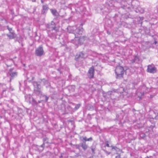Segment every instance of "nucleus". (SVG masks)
<instances>
[{
  "instance_id": "nucleus-30",
  "label": "nucleus",
  "mask_w": 158,
  "mask_h": 158,
  "mask_svg": "<svg viewBox=\"0 0 158 158\" xmlns=\"http://www.w3.org/2000/svg\"><path fill=\"white\" fill-rule=\"evenodd\" d=\"M104 151L106 154L107 155H108L110 154L111 152H108L107 151L105 150H104Z\"/></svg>"
},
{
  "instance_id": "nucleus-38",
  "label": "nucleus",
  "mask_w": 158,
  "mask_h": 158,
  "mask_svg": "<svg viewBox=\"0 0 158 158\" xmlns=\"http://www.w3.org/2000/svg\"><path fill=\"white\" fill-rule=\"evenodd\" d=\"M71 88H72V91H73V92L74 91V89H75V86H71Z\"/></svg>"
},
{
  "instance_id": "nucleus-19",
  "label": "nucleus",
  "mask_w": 158,
  "mask_h": 158,
  "mask_svg": "<svg viewBox=\"0 0 158 158\" xmlns=\"http://www.w3.org/2000/svg\"><path fill=\"white\" fill-rule=\"evenodd\" d=\"M30 99L32 100V101H31V100H30V103H31L33 105H37L38 104V102H36L33 98H30Z\"/></svg>"
},
{
  "instance_id": "nucleus-17",
  "label": "nucleus",
  "mask_w": 158,
  "mask_h": 158,
  "mask_svg": "<svg viewBox=\"0 0 158 158\" xmlns=\"http://www.w3.org/2000/svg\"><path fill=\"white\" fill-rule=\"evenodd\" d=\"M84 57V54L82 52H80L79 54L75 56V60H77L78 59Z\"/></svg>"
},
{
  "instance_id": "nucleus-34",
  "label": "nucleus",
  "mask_w": 158,
  "mask_h": 158,
  "mask_svg": "<svg viewBox=\"0 0 158 158\" xmlns=\"http://www.w3.org/2000/svg\"><path fill=\"white\" fill-rule=\"evenodd\" d=\"M93 140V138L92 137H90L89 138H87L86 140V141H92Z\"/></svg>"
},
{
  "instance_id": "nucleus-24",
  "label": "nucleus",
  "mask_w": 158,
  "mask_h": 158,
  "mask_svg": "<svg viewBox=\"0 0 158 158\" xmlns=\"http://www.w3.org/2000/svg\"><path fill=\"white\" fill-rule=\"evenodd\" d=\"M87 108L89 110H91L94 109V107L92 105H88Z\"/></svg>"
},
{
  "instance_id": "nucleus-13",
  "label": "nucleus",
  "mask_w": 158,
  "mask_h": 158,
  "mask_svg": "<svg viewBox=\"0 0 158 158\" xmlns=\"http://www.w3.org/2000/svg\"><path fill=\"white\" fill-rule=\"evenodd\" d=\"M64 112L66 113H68L72 112L73 110V108L69 105H68L66 106H65Z\"/></svg>"
},
{
  "instance_id": "nucleus-5",
  "label": "nucleus",
  "mask_w": 158,
  "mask_h": 158,
  "mask_svg": "<svg viewBox=\"0 0 158 158\" xmlns=\"http://www.w3.org/2000/svg\"><path fill=\"white\" fill-rule=\"evenodd\" d=\"M44 51L43 47L42 45H40L38 48L36 49L35 50V54L38 56H41L43 55Z\"/></svg>"
},
{
  "instance_id": "nucleus-37",
  "label": "nucleus",
  "mask_w": 158,
  "mask_h": 158,
  "mask_svg": "<svg viewBox=\"0 0 158 158\" xmlns=\"http://www.w3.org/2000/svg\"><path fill=\"white\" fill-rule=\"evenodd\" d=\"M140 18V20H141V21L143 19H141V18ZM139 24H140V26H141L142 25V21H139Z\"/></svg>"
},
{
  "instance_id": "nucleus-50",
  "label": "nucleus",
  "mask_w": 158,
  "mask_h": 158,
  "mask_svg": "<svg viewBox=\"0 0 158 158\" xmlns=\"http://www.w3.org/2000/svg\"><path fill=\"white\" fill-rule=\"evenodd\" d=\"M72 104H73V105H74V104L73 103Z\"/></svg>"
},
{
  "instance_id": "nucleus-1",
  "label": "nucleus",
  "mask_w": 158,
  "mask_h": 158,
  "mask_svg": "<svg viewBox=\"0 0 158 158\" xmlns=\"http://www.w3.org/2000/svg\"><path fill=\"white\" fill-rule=\"evenodd\" d=\"M46 27L48 29V34L49 35H51L52 36L56 35V32L59 31L56 27V24L53 21H51L50 23L47 24Z\"/></svg>"
},
{
  "instance_id": "nucleus-10",
  "label": "nucleus",
  "mask_w": 158,
  "mask_h": 158,
  "mask_svg": "<svg viewBox=\"0 0 158 158\" xmlns=\"http://www.w3.org/2000/svg\"><path fill=\"white\" fill-rule=\"evenodd\" d=\"M49 9V7L47 4H46L42 6V10H41V14L43 15L45 14L48 10Z\"/></svg>"
},
{
  "instance_id": "nucleus-44",
  "label": "nucleus",
  "mask_w": 158,
  "mask_h": 158,
  "mask_svg": "<svg viewBox=\"0 0 158 158\" xmlns=\"http://www.w3.org/2000/svg\"><path fill=\"white\" fill-rule=\"evenodd\" d=\"M45 143H48V142L47 141H46V142H45Z\"/></svg>"
},
{
  "instance_id": "nucleus-23",
  "label": "nucleus",
  "mask_w": 158,
  "mask_h": 158,
  "mask_svg": "<svg viewBox=\"0 0 158 158\" xmlns=\"http://www.w3.org/2000/svg\"><path fill=\"white\" fill-rule=\"evenodd\" d=\"M110 147L112 148V150L114 149L116 151H118L120 150V149L118 148L116 146H110Z\"/></svg>"
},
{
  "instance_id": "nucleus-46",
  "label": "nucleus",
  "mask_w": 158,
  "mask_h": 158,
  "mask_svg": "<svg viewBox=\"0 0 158 158\" xmlns=\"http://www.w3.org/2000/svg\"><path fill=\"white\" fill-rule=\"evenodd\" d=\"M62 157H63V156H62V155H61V156L60 157V158H62Z\"/></svg>"
},
{
  "instance_id": "nucleus-18",
  "label": "nucleus",
  "mask_w": 158,
  "mask_h": 158,
  "mask_svg": "<svg viewBox=\"0 0 158 158\" xmlns=\"http://www.w3.org/2000/svg\"><path fill=\"white\" fill-rule=\"evenodd\" d=\"M87 39V37L83 36L78 39V44H83L84 40Z\"/></svg>"
},
{
  "instance_id": "nucleus-32",
  "label": "nucleus",
  "mask_w": 158,
  "mask_h": 158,
  "mask_svg": "<svg viewBox=\"0 0 158 158\" xmlns=\"http://www.w3.org/2000/svg\"><path fill=\"white\" fill-rule=\"evenodd\" d=\"M76 148L77 149H79L81 146L80 145V143L79 144H77L76 145Z\"/></svg>"
},
{
  "instance_id": "nucleus-12",
  "label": "nucleus",
  "mask_w": 158,
  "mask_h": 158,
  "mask_svg": "<svg viewBox=\"0 0 158 158\" xmlns=\"http://www.w3.org/2000/svg\"><path fill=\"white\" fill-rule=\"evenodd\" d=\"M76 29V26H68L67 28V30L68 32L70 33H73L74 34L75 30Z\"/></svg>"
},
{
  "instance_id": "nucleus-16",
  "label": "nucleus",
  "mask_w": 158,
  "mask_h": 158,
  "mask_svg": "<svg viewBox=\"0 0 158 158\" xmlns=\"http://www.w3.org/2000/svg\"><path fill=\"white\" fill-rule=\"evenodd\" d=\"M6 35L10 39H12L15 38L16 36L15 33L14 32L9 33V34H6Z\"/></svg>"
},
{
  "instance_id": "nucleus-28",
  "label": "nucleus",
  "mask_w": 158,
  "mask_h": 158,
  "mask_svg": "<svg viewBox=\"0 0 158 158\" xmlns=\"http://www.w3.org/2000/svg\"><path fill=\"white\" fill-rule=\"evenodd\" d=\"M44 98V101L45 102H47L49 98V97L46 96V95H44L43 96Z\"/></svg>"
},
{
  "instance_id": "nucleus-42",
  "label": "nucleus",
  "mask_w": 158,
  "mask_h": 158,
  "mask_svg": "<svg viewBox=\"0 0 158 158\" xmlns=\"http://www.w3.org/2000/svg\"><path fill=\"white\" fill-rule=\"evenodd\" d=\"M10 61L12 63L13 62V60H10Z\"/></svg>"
},
{
  "instance_id": "nucleus-35",
  "label": "nucleus",
  "mask_w": 158,
  "mask_h": 158,
  "mask_svg": "<svg viewBox=\"0 0 158 158\" xmlns=\"http://www.w3.org/2000/svg\"><path fill=\"white\" fill-rule=\"evenodd\" d=\"M42 81L44 82V84H45V83H48V81L45 80V79H44L42 80Z\"/></svg>"
},
{
  "instance_id": "nucleus-45",
  "label": "nucleus",
  "mask_w": 158,
  "mask_h": 158,
  "mask_svg": "<svg viewBox=\"0 0 158 158\" xmlns=\"http://www.w3.org/2000/svg\"><path fill=\"white\" fill-rule=\"evenodd\" d=\"M38 102V103H40L41 102V101H38V102Z\"/></svg>"
},
{
  "instance_id": "nucleus-7",
  "label": "nucleus",
  "mask_w": 158,
  "mask_h": 158,
  "mask_svg": "<svg viewBox=\"0 0 158 158\" xmlns=\"http://www.w3.org/2000/svg\"><path fill=\"white\" fill-rule=\"evenodd\" d=\"M82 25L81 24V26L79 27H77L76 26V29L75 30L74 35L75 36V34H78L79 35H81L83 33L84 30L82 27Z\"/></svg>"
},
{
  "instance_id": "nucleus-6",
  "label": "nucleus",
  "mask_w": 158,
  "mask_h": 158,
  "mask_svg": "<svg viewBox=\"0 0 158 158\" xmlns=\"http://www.w3.org/2000/svg\"><path fill=\"white\" fill-rule=\"evenodd\" d=\"M6 85L4 84L0 83V94L3 95L4 93L7 90Z\"/></svg>"
},
{
  "instance_id": "nucleus-21",
  "label": "nucleus",
  "mask_w": 158,
  "mask_h": 158,
  "mask_svg": "<svg viewBox=\"0 0 158 158\" xmlns=\"http://www.w3.org/2000/svg\"><path fill=\"white\" fill-rule=\"evenodd\" d=\"M154 113L155 114V116H154V118H153V119H155L156 120L158 119V111H157L156 110H155L153 111Z\"/></svg>"
},
{
  "instance_id": "nucleus-29",
  "label": "nucleus",
  "mask_w": 158,
  "mask_h": 158,
  "mask_svg": "<svg viewBox=\"0 0 158 158\" xmlns=\"http://www.w3.org/2000/svg\"><path fill=\"white\" fill-rule=\"evenodd\" d=\"M91 151H92V153L93 154H94L95 153V152H94L95 150V148H94L93 147H91Z\"/></svg>"
},
{
  "instance_id": "nucleus-2",
  "label": "nucleus",
  "mask_w": 158,
  "mask_h": 158,
  "mask_svg": "<svg viewBox=\"0 0 158 158\" xmlns=\"http://www.w3.org/2000/svg\"><path fill=\"white\" fill-rule=\"evenodd\" d=\"M116 77L118 79H120L123 77L124 70L123 67L120 66L116 67L115 70Z\"/></svg>"
},
{
  "instance_id": "nucleus-49",
  "label": "nucleus",
  "mask_w": 158,
  "mask_h": 158,
  "mask_svg": "<svg viewBox=\"0 0 158 158\" xmlns=\"http://www.w3.org/2000/svg\"><path fill=\"white\" fill-rule=\"evenodd\" d=\"M70 87H69V89H70Z\"/></svg>"
},
{
  "instance_id": "nucleus-48",
  "label": "nucleus",
  "mask_w": 158,
  "mask_h": 158,
  "mask_svg": "<svg viewBox=\"0 0 158 158\" xmlns=\"http://www.w3.org/2000/svg\"><path fill=\"white\" fill-rule=\"evenodd\" d=\"M109 93H110V94H111V92H109Z\"/></svg>"
},
{
  "instance_id": "nucleus-51",
  "label": "nucleus",
  "mask_w": 158,
  "mask_h": 158,
  "mask_svg": "<svg viewBox=\"0 0 158 158\" xmlns=\"http://www.w3.org/2000/svg\"><path fill=\"white\" fill-rule=\"evenodd\" d=\"M132 7V8H134V7Z\"/></svg>"
},
{
  "instance_id": "nucleus-14",
  "label": "nucleus",
  "mask_w": 158,
  "mask_h": 158,
  "mask_svg": "<svg viewBox=\"0 0 158 158\" xmlns=\"http://www.w3.org/2000/svg\"><path fill=\"white\" fill-rule=\"evenodd\" d=\"M80 145L82 149L84 150H86L88 148V145L86 144L85 141H83L80 143Z\"/></svg>"
},
{
  "instance_id": "nucleus-31",
  "label": "nucleus",
  "mask_w": 158,
  "mask_h": 158,
  "mask_svg": "<svg viewBox=\"0 0 158 158\" xmlns=\"http://www.w3.org/2000/svg\"><path fill=\"white\" fill-rule=\"evenodd\" d=\"M153 124H154L153 125H151L149 127V128L150 129H152L154 128V127H155V123H153Z\"/></svg>"
},
{
  "instance_id": "nucleus-4",
  "label": "nucleus",
  "mask_w": 158,
  "mask_h": 158,
  "mask_svg": "<svg viewBox=\"0 0 158 158\" xmlns=\"http://www.w3.org/2000/svg\"><path fill=\"white\" fill-rule=\"evenodd\" d=\"M18 72L14 70V68L10 69L7 74V75L8 77H10V82H11V80L14 77H17L18 75Z\"/></svg>"
},
{
  "instance_id": "nucleus-9",
  "label": "nucleus",
  "mask_w": 158,
  "mask_h": 158,
  "mask_svg": "<svg viewBox=\"0 0 158 158\" xmlns=\"http://www.w3.org/2000/svg\"><path fill=\"white\" fill-rule=\"evenodd\" d=\"M94 67L92 66L89 69L88 72V76L90 78H93L94 76Z\"/></svg>"
},
{
  "instance_id": "nucleus-40",
  "label": "nucleus",
  "mask_w": 158,
  "mask_h": 158,
  "mask_svg": "<svg viewBox=\"0 0 158 158\" xmlns=\"http://www.w3.org/2000/svg\"><path fill=\"white\" fill-rule=\"evenodd\" d=\"M41 3H44V1H43V0H41Z\"/></svg>"
},
{
  "instance_id": "nucleus-25",
  "label": "nucleus",
  "mask_w": 158,
  "mask_h": 158,
  "mask_svg": "<svg viewBox=\"0 0 158 158\" xmlns=\"http://www.w3.org/2000/svg\"><path fill=\"white\" fill-rule=\"evenodd\" d=\"M139 136L140 137L142 138H144V137H145L146 135L144 133L140 132L139 134Z\"/></svg>"
},
{
  "instance_id": "nucleus-33",
  "label": "nucleus",
  "mask_w": 158,
  "mask_h": 158,
  "mask_svg": "<svg viewBox=\"0 0 158 158\" xmlns=\"http://www.w3.org/2000/svg\"><path fill=\"white\" fill-rule=\"evenodd\" d=\"M110 147V146H109V144L108 143V141H106V145L105 146V147Z\"/></svg>"
},
{
  "instance_id": "nucleus-27",
  "label": "nucleus",
  "mask_w": 158,
  "mask_h": 158,
  "mask_svg": "<svg viewBox=\"0 0 158 158\" xmlns=\"http://www.w3.org/2000/svg\"><path fill=\"white\" fill-rule=\"evenodd\" d=\"M80 106L81 104H80L76 105L74 108L75 110H76L78 109L80 107Z\"/></svg>"
},
{
  "instance_id": "nucleus-26",
  "label": "nucleus",
  "mask_w": 158,
  "mask_h": 158,
  "mask_svg": "<svg viewBox=\"0 0 158 158\" xmlns=\"http://www.w3.org/2000/svg\"><path fill=\"white\" fill-rule=\"evenodd\" d=\"M87 138L85 136V137H82L80 138V139L81 141H82V142L83 141H85L86 142V140L87 139Z\"/></svg>"
},
{
  "instance_id": "nucleus-3",
  "label": "nucleus",
  "mask_w": 158,
  "mask_h": 158,
  "mask_svg": "<svg viewBox=\"0 0 158 158\" xmlns=\"http://www.w3.org/2000/svg\"><path fill=\"white\" fill-rule=\"evenodd\" d=\"M33 84L34 87V92L37 95L41 94V85L39 83L36 81H33Z\"/></svg>"
},
{
  "instance_id": "nucleus-8",
  "label": "nucleus",
  "mask_w": 158,
  "mask_h": 158,
  "mask_svg": "<svg viewBox=\"0 0 158 158\" xmlns=\"http://www.w3.org/2000/svg\"><path fill=\"white\" fill-rule=\"evenodd\" d=\"M130 63L134 64L136 63L137 64H139L140 62V60L139 57L136 56H133V58L130 60Z\"/></svg>"
},
{
  "instance_id": "nucleus-36",
  "label": "nucleus",
  "mask_w": 158,
  "mask_h": 158,
  "mask_svg": "<svg viewBox=\"0 0 158 158\" xmlns=\"http://www.w3.org/2000/svg\"><path fill=\"white\" fill-rule=\"evenodd\" d=\"M8 30L9 31L10 33H11L12 32H14L12 30V29L11 28H8Z\"/></svg>"
},
{
  "instance_id": "nucleus-47",
  "label": "nucleus",
  "mask_w": 158,
  "mask_h": 158,
  "mask_svg": "<svg viewBox=\"0 0 158 158\" xmlns=\"http://www.w3.org/2000/svg\"><path fill=\"white\" fill-rule=\"evenodd\" d=\"M157 41H155V44H157Z\"/></svg>"
},
{
  "instance_id": "nucleus-43",
  "label": "nucleus",
  "mask_w": 158,
  "mask_h": 158,
  "mask_svg": "<svg viewBox=\"0 0 158 158\" xmlns=\"http://www.w3.org/2000/svg\"><path fill=\"white\" fill-rule=\"evenodd\" d=\"M7 29H8V28L9 29V28H10V27H9V26H7Z\"/></svg>"
},
{
  "instance_id": "nucleus-41",
  "label": "nucleus",
  "mask_w": 158,
  "mask_h": 158,
  "mask_svg": "<svg viewBox=\"0 0 158 158\" xmlns=\"http://www.w3.org/2000/svg\"><path fill=\"white\" fill-rule=\"evenodd\" d=\"M32 1L33 2H36V0H32Z\"/></svg>"
},
{
  "instance_id": "nucleus-20",
  "label": "nucleus",
  "mask_w": 158,
  "mask_h": 158,
  "mask_svg": "<svg viewBox=\"0 0 158 158\" xmlns=\"http://www.w3.org/2000/svg\"><path fill=\"white\" fill-rule=\"evenodd\" d=\"M144 10L141 8L140 7H138L137 9L136 10V12L137 13L139 12L141 13H142L144 12Z\"/></svg>"
},
{
  "instance_id": "nucleus-22",
  "label": "nucleus",
  "mask_w": 158,
  "mask_h": 158,
  "mask_svg": "<svg viewBox=\"0 0 158 158\" xmlns=\"http://www.w3.org/2000/svg\"><path fill=\"white\" fill-rule=\"evenodd\" d=\"M47 140H48V139L46 138H44L43 139V143L41 145V147L42 148H44V145L45 143V142H46Z\"/></svg>"
},
{
  "instance_id": "nucleus-39",
  "label": "nucleus",
  "mask_w": 158,
  "mask_h": 158,
  "mask_svg": "<svg viewBox=\"0 0 158 158\" xmlns=\"http://www.w3.org/2000/svg\"><path fill=\"white\" fill-rule=\"evenodd\" d=\"M115 158H121L120 155L118 154V156H115Z\"/></svg>"
},
{
  "instance_id": "nucleus-11",
  "label": "nucleus",
  "mask_w": 158,
  "mask_h": 158,
  "mask_svg": "<svg viewBox=\"0 0 158 158\" xmlns=\"http://www.w3.org/2000/svg\"><path fill=\"white\" fill-rule=\"evenodd\" d=\"M156 68L155 67L151 65H149L148 66L147 71L149 73H154L156 72Z\"/></svg>"
},
{
  "instance_id": "nucleus-15",
  "label": "nucleus",
  "mask_w": 158,
  "mask_h": 158,
  "mask_svg": "<svg viewBox=\"0 0 158 158\" xmlns=\"http://www.w3.org/2000/svg\"><path fill=\"white\" fill-rule=\"evenodd\" d=\"M50 11L52 15L56 18L58 17L59 16V14L56 10L55 9H51Z\"/></svg>"
}]
</instances>
